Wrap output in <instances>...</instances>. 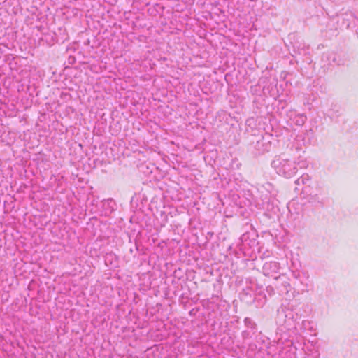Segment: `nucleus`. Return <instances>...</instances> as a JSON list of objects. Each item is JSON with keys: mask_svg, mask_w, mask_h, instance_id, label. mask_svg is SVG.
<instances>
[{"mask_svg": "<svg viewBox=\"0 0 358 358\" xmlns=\"http://www.w3.org/2000/svg\"><path fill=\"white\" fill-rule=\"evenodd\" d=\"M308 166L307 160L301 157H299L297 160H290L282 155L277 156L271 162V166L279 175L285 178L294 176L299 169H304Z\"/></svg>", "mask_w": 358, "mask_h": 358, "instance_id": "f257e3e1", "label": "nucleus"}, {"mask_svg": "<svg viewBox=\"0 0 358 358\" xmlns=\"http://www.w3.org/2000/svg\"><path fill=\"white\" fill-rule=\"evenodd\" d=\"M275 280V286L278 289L279 293L281 294H287L289 292V287H290V284L287 280V277L282 274L278 276L274 277Z\"/></svg>", "mask_w": 358, "mask_h": 358, "instance_id": "f03ea898", "label": "nucleus"}, {"mask_svg": "<svg viewBox=\"0 0 358 358\" xmlns=\"http://www.w3.org/2000/svg\"><path fill=\"white\" fill-rule=\"evenodd\" d=\"M280 268L279 263L276 262H266L262 267L263 273L266 276L273 277Z\"/></svg>", "mask_w": 358, "mask_h": 358, "instance_id": "7ed1b4c3", "label": "nucleus"}, {"mask_svg": "<svg viewBox=\"0 0 358 358\" xmlns=\"http://www.w3.org/2000/svg\"><path fill=\"white\" fill-rule=\"evenodd\" d=\"M270 144L268 142H265L263 137H261L259 139L257 140L255 145V148L257 150L259 154L264 153V152L268 150Z\"/></svg>", "mask_w": 358, "mask_h": 358, "instance_id": "20e7f679", "label": "nucleus"}, {"mask_svg": "<svg viewBox=\"0 0 358 358\" xmlns=\"http://www.w3.org/2000/svg\"><path fill=\"white\" fill-rule=\"evenodd\" d=\"M243 322L245 326L250 329L252 334H255L257 330V324L250 317H245Z\"/></svg>", "mask_w": 358, "mask_h": 358, "instance_id": "39448f33", "label": "nucleus"}, {"mask_svg": "<svg viewBox=\"0 0 358 358\" xmlns=\"http://www.w3.org/2000/svg\"><path fill=\"white\" fill-rule=\"evenodd\" d=\"M310 177L308 174H303L300 178L296 180L295 183L297 185L306 184L309 181Z\"/></svg>", "mask_w": 358, "mask_h": 358, "instance_id": "423d86ee", "label": "nucleus"}, {"mask_svg": "<svg viewBox=\"0 0 358 358\" xmlns=\"http://www.w3.org/2000/svg\"><path fill=\"white\" fill-rule=\"evenodd\" d=\"M306 121V116L300 114L296 116L295 117V123L299 126H302Z\"/></svg>", "mask_w": 358, "mask_h": 358, "instance_id": "0eeeda50", "label": "nucleus"}, {"mask_svg": "<svg viewBox=\"0 0 358 358\" xmlns=\"http://www.w3.org/2000/svg\"><path fill=\"white\" fill-rule=\"evenodd\" d=\"M308 201L311 203H319L320 204L323 203L322 201L320 200V198L317 195L310 196L308 199Z\"/></svg>", "mask_w": 358, "mask_h": 358, "instance_id": "6e6552de", "label": "nucleus"}, {"mask_svg": "<svg viewBox=\"0 0 358 358\" xmlns=\"http://www.w3.org/2000/svg\"><path fill=\"white\" fill-rule=\"evenodd\" d=\"M251 334H252L251 331H250L245 330V331H242L241 336L243 339H248L249 338H251V336H252Z\"/></svg>", "mask_w": 358, "mask_h": 358, "instance_id": "1a4fd4ad", "label": "nucleus"}]
</instances>
